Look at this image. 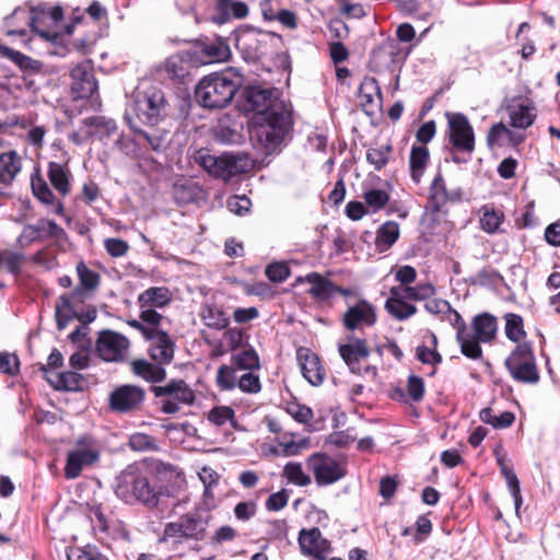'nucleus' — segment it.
<instances>
[{"mask_svg":"<svg viewBox=\"0 0 560 560\" xmlns=\"http://www.w3.org/2000/svg\"><path fill=\"white\" fill-rule=\"evenodd\" d=\"M503 213L489 207L482 208V215L480 218V226L487 233H494L499 230L503 221Z\"/></svg>","mask_w":560,"mask_h":560,"instance_id":"37998d69","label":"nucleus"},{"mask_svg":"<svg viewBox=\"0 0 560 560\" xmlns=\"http://www.w3.org/2000/svg\"><path fill=\"white\" fill-rule=\"evenodd\" d=\"M20 366L19 358L13 353L0 352V373L14 375Z\"/></svg>","mask_w":560,"mask_h":560,"instance_id":"680f3d73","label":"nucleus"},{"mask_svg":"<svg viewBox=\"0 0 560 560\" xmlns=\"http://www.w3.org/2000/svg\"><path fill=\"white\" fill-rule=\"evenodd\" d=\"M145 392L137 385H120L115 388L108 398L109 409L118 413L137 411L143 405Z\"/></svg>","mask_w":560,"mask_h":560,"instance_id":"2eb2a0df","label":"nucleus"},{"mask_svg":"<svg viewBox=\"0 0 560 560\" xmlns=\"http://www.w3.org/2000/svg\"><path fill=\"white\" fill-rule=\"evenodd\" d=\"M234 410L228 406H217L209 411L208 420L215 425H223L228 421L234 424Z\"/></svg>","mask_w":560,"mask_h":560,"instance_id":"864d4df0","label":"nucleus"},{"mask_svg":"<svg viewBox=\"0 0 560 560\" xmlns=\"http://www.w3.org/2000/svg\"><path fill=\"white\" fill-rule=\"evenodd\" d=\"M70 93L73 100H88L97 94L98 83L90 60L80 62L70 71Z\"/></svg>","mask_w":560,"mask_h":560,"instance_id":"f8f14e48","label":"nucleus"},{"mask_svg":"<svg viewBox=\"0 0 560 560\" xmlns=\"http://www.w3.org/2000/svg\"><path fill=\"white\" fill-rule=\"evenodd\" d=\"M363 198L366 206L376 212L386 206L389 195L383 189H370L364 192Z\"/></svg>","mask_w":560,"mask_h":560,"instance_id":"8fccbe9b","label":"nucleus"},{"mask_svg":"<svg viewBox=\"0 0 560 560\" xmlns=\"http://www.w3.org/2000/svg\"><path fill=\"white\" fill-rule=\"evenodd\" d=\"M471 326L474 334H470V339L476 342L477 346H480V342H491L497 336V318L489 313L475 316Z\"/></svg>","mask_w":560,"mask_h":560,"instance_id":"393cba45","label":"nucleus"},{"mask_svg":"<svg viewBox=\"0 0 560 560\" xmlns=\"http://www.w3.org/2000/svg\"><path fill=\"white\" fill-rule=\"evenodd\" d=\"M140 319L150 328H162L164 317L151 307H140Z\"/></svg>","mask_w":560,"mask_h":560,"instance_id":"0e129e2a","label":"nucleus"},{"mask_svg":"<svg viewBox=\"0 0 560 560\" xmlns=\"http://www.w3.org/2000/svg\"><path fill=\"white\" fill-rule=\"evenodd\" d=\"M245 109L253 112L250 139L266 152L275 151L292 126L285 103L276 89L249 86L245 90Z\"/></svg>","mask_w":560,"mask_h":560,"instance_id":"f257e3e1","label":"nucleus"},{"mask_svg":"<svg viewBox=\"0 0 560 560\" xmlns=\"http://www.w3.org/2000/svg\"><path fill=\"white\" fill-rule=\"evenodd\" d=\"M79 285L71 292L60 295L56 302L55 317L58 330H63L74 315L71 308V301L84 302L92 298L100 285L101 277L96 271L91 270L83 261L77 265Z\"/></svg>","mask_w":560,"mask_h":560,"instance_id":"20e7f679","label":"nucleus"},{"mask_svg":"<svg viewBox=\"0 0 560 560\" xmlns=\"http://www.w3.org/2000/svg\"><path fill=\"white\" fill-rule=\"evenodd\" d=\"M115 493L128 504L139 503L149 510L156 509L161 500L170 495L156 476L138 464L128 465L117 476Z\"/></svg>","mask_w":560,"mask_h":560,"instance_id":"f03ea898","label":"nucleus"},{"mask_svg":"<svg viewBox=\"0 0 560 560\" xmlns=\"http://www.w3.org/2000/svg\"><path fill=\"white\" fill-rule=\"evenodd\" d=\"M32 190L37 199L45 205H52L55 196L47 183L39 176L32 177Z\"/></svg>","mask_w":560,"mask_h":560,"instance_id":"3c124183","label":"nucleus"},{"mask_svg":"<svg viewBox=\"0 0 560 560\" xmlns=\"http://www.w3.org/2000/svg\"><path fill=\"white\" fill-rule=\"evenodd\" d=\"M505 319V336L513 342H520L526 335L523 318L514 313H508Z\"/></svg>","mask_w":560,"mask_h":560,"instance_id":"a19ab883","label":"nucleus"},{"mask_svg":"<svg viewBox=\"0 0 560 560\" xmlns=\"http://www.w3.org/2000/svg\"><path fill=\"white\" fill-rule=\"evenodd\" d=\"M215 381L221 390H232L236 387L238 377L233 366L224 364L219 368Z\"/></svg>","mask_w":560,"mask_h":560,"instance_id":"49530a36","label":"nucleus"},{"mask_svg":"<svg viewBox=\"0 0 560 560\" xmlns=\"http://www.w3.org/2000/svg\"><path fill=\"white\" fill-rule=\"evenodd\" d=\"M21 171V158L15 151L0 154V183L9 185Z\"/></svg>","mask_w":560,"mask_h":560,"instance_id":"473e14b6","label":"nucleus"},{"mask_svg":"<svg viewBox=\"0 0 560 560\" xmlns=\"http://www.w3.org/2000/svg\"><path fill=\"white\" fill-rule=\"evenodd\" d=\"M308 446V440L303 439L301 441H288V442H279L278 448H275L272 452L277 455H282L285 457L295 456L301 453L302 450Z\"/></svg>","mask_w":560,"mask_h":560,"instance_id":"603ef678","label":"nucleus"},{"mask_svg":"<svg viewBox=\"0 0 560 560\" xmlns=\"http://www.w3.org/2000/svg\"><path fill=\"white\" fill-rule=\"evenodd\" d=\"M210 515L201 512H188L175 522L165 524L162 542H172L178 547L188 541H201L207 537Z\"/></svg>","mask_w":560,"mask_h":560,"instance_id":"39448f33","label":"nucleus"},{"mask_svg":"<svg viewBox=\"0 0 560 560\" xmlns=\"http://www.w3.org/2000/svg\"><path fill=\"white\" fill-rule=\"evenodd\" d=\"M40 370L43 371L46 380L58 390L74 392L81 388L82 377L75 372L67 371L49 375L47 366L43 365Z\"/></svg>","mask_w":560,"mask_h":560,"instance_id":"c756f323","label":"nucleus"},{"mask_svg":"<svg viewBox=\"0 0 560 560\" xmlns=\"http://www.w3.org/2000/svg\"><path fill=\"white\" fill-rule=\"evenodd\" d=\"M162 365L144 359L135 360L131 363L132 372L150 383H159L165 380L166 371Z\"/></svg>","mask_w":560,"mask_h":560,"instance_id":"7c9ffc66","label":"nucleus"},{"mask_svg":"<svg viewBox=\"0 0 560 560\" xmlns=\"http://www.w3.org/2000/svg\"><path fill=\"white\" fill-rule=\"evenodd\" d=\"M23 261L24 256L20 253L4 252L1 255V262H3L8 271L13 275L20 273Z\"/></svg>","mask_w":560,"mask_h":560,"instance_id":"052dcab7","label":"nucleus"},{"mask_svg":"<svg viewBox=\"0 0 560 560\" xmlns=\"http://www.w3.org/2000/svg\"><path fill=\"white\" fill-rule=\"evenodd\" d=\"M287 411L294 420L300 423H307L313 418V410L310 407L296 402L289 404Z\"/></svg>","mask_w":560,"mask_h":560,"instance_id":"bf43d9fd","label":"nucleus"},{"mask_svg":"<svg viewBox=\"0 0 560 560\" xmlns=\"http://www.w3.org/2000/svg\"><path fill=\"white\" fill-rule=\"evenodd\" d=\"M299 545L303 555L312 560H326L331 551V545L319 528L302 529L299 534Z\"/></svg>","mask_w":560,"mask_h":560,"instance_id":"f3484780","label":"nucleus"},{"mask_svg":"<svg viewBox=\"0 0 560 560\" xmlns=\"http://www.w3.org/2000/svg\"><path fill=\"white\" fill-rule=\"evenodd\" d=\"M453 150L471 156L475 150V133L468 118L462 113L445 114Z\"/></svg>","mask_w":560,"mask_h":560,"instance_id":"9d476101","label":"nucleus"},{"mask_svg":"<svg viewBox=\"0 0 560 560\" xmlns=\"http://www.w3.org/2000/svg\"><path fill=\"white\" fill-rule=\"evenodd\" d=\"M390 151L392 147L388 144L370 148L366 151V161L369 164L373 165L376 171H381L388 163Z\"/></svg>","mask_w":560,"mask_h":560,"instance_id":"a18cd8bd","label":"nucleus"},{"mask_svg":"<svg viewBox=\"0 0 560 560\" xmlns=\"http://www.w3.org/2000/svg\"><path fill=\"white\" fill-rule=\"evenodd\" d=\"M98 459V452L92 448H79L68 454L65 467V476L74 479L80 476L84 466L91 465Z\"/></svg>","mask_w":560,"mask_h":560,"instance_id":"a878e982","label":"nucleus"},{"mask_svg":"<svg viewBox=\"0 0 560 560\" xmlns=\"http://www.w3.org/2000/svg\"><path fill=\"white\" fill-rule=\"evenodd\" d=\"M416 355L417 359L424 364L435 365L442 361V357L436 349H430L425 346H419Z\"/></svg>","mask_w":560,"mask_h":560,"instance_id":"338daca9","label":"nucleus"},{"mask_svg":"<svg viewBox=\"0 0 560 560\" xmlns=\"http://www.w3.org/2000/svg\"><path fill=\"white\" fill-rule=\"evenodd\" d=\"M462 199V191L459 189L448 190L445 180L439 172L430 185L429 200L432 209L440 212L448 202H457Z\"/></svg>","mask_w":560,"mask_h":560,"instance_id":"412c9836","label":"nucleus"},{"mask_svg":"<svg viewBox=\"0 0 560 560\" xmlns=\"http://www.w3.org/2000/svg\"><path fill=\"white\" fill-rule=\"evenodd\" d=\"M377 320L376 308L369 301L361 299L348 306L342 315V324L349 331L362 330L372 327Z\"/></svg>","mask_w":560,"mask_h":560,"instance_id":"dca6fc26","label":"nucleus"},{"mask_svg":"<svg viewBox=\"0 0 560 560\" xmlns=\"http://www.w3.org/2000/svg\"><path fill=\"white\" fill-rule=\"evenodd\" d=\"M510 125L518 129H527L530 127L536 118L535 107L529 104L517 103L508 106L506 108Z\"/></svg>","mask_w":560,"mask_h":560,"instance_id":"c85d7f7f","label":"nucleus"},{"mask_svg":"<svg viewBox=\"0 0 560 560\" xmlns=\"http://www.w3.org/2000/svg\"><path fill=\"white\" fill-rule=\"evenodd\" d=\"M166 100L164 92L156 85L144 89L137 88L132 93V101L125 117L140 125L156 126L166 115Z\"/></svg>","mask_w":560,"mask_h":560,"instance_id":"7ed1b4c3","label":"nucleus"},{"mask_svg":"<svg viewBox=\"0 0 560 560\" xmlns=\"http://www.w3.org/2000/svg\"><path fill=\"white\" fill-rule=\"evenodd\" d=\"M69 159L66 158L62 163L49 162L48 178L52 187L62 196H67L71 190L70 170L68 167Z\"/></svg>","mask_w":560,"mask_h":560,"instance_id":"cd10ccee","label":"nucleus"},{"mask_svg":"<svg viewBox=\"0 0 560 560\" xmlns=\"http://www.w3.org/2000/svg\"><path fill=\"white\" fill-rule=\"evenodd\" d=\"M129 446L137 452H154L159 450L156 440L145 433L137 432L130 435Z\"/></svg>","mask_w":560,"mask_h":560,"instance_id":"c03bdc74","label":"nucleus"},{"mask_svg":"<svg viewBox=\"0 0 560 560\" xmlns=\"http://www.w3.org/2000/svg\"><path fill=\"white\" fill-rule=\"evenodd\" d=\"M130 128L135 133L142 137L153 151L162 152L167 148L168 132L166 130H154L152 132L144 131L137 121H133V119H130Z\"/></svg>","mask_w":560,"mask_h":560,"instance_id":"e433bc0d","label":"nucleus"},{"mask_svg":"<svg viewBox=\"0 0 560 560\" xmlns=\"http://www.w3.org/2000/svg\"><path fill=\"white\" fill-rule=\"evenodd\" d=\"M201 317L208 327L217 330L224 329L230 324V317L226 313L215 305H206L202 310Z\"/></svg>","mask_w":560,"mask_h":560,"instance_id":"ea45409f","label":"nucleus"},{"mask_svg":"<svg viewBox=\"0 0 560 560\" xmlns=\"http://www.w3.org/2000/svg\"><path fill=\"white\" fill-rule=\"evenodd\" d=\"M408 395L413 401L422 400L424 396V382L421 377L410 375L407 385Z\"/></svg>","mask_w":560,"mask_h":560,"instance_id":"e2e57ef3","label":"nucleus"},{"mask_svg":"<svg viewBox=\"0 0 560 560\" xmlns=\"http://www.w3.org/2000/svg\"><path fill=\"white\" fill-rule=\"evenodd\" d=\"M298 360L304 378L313 386L323 383L325 372L320 365L319 358L308 349L298 350Z\"/></svg>","mask_w":560,"mask_h":560,"instance_id":"b1692460","label":"nucleus"},{"mask_svg":"<svg viewBox=\"0 0 560 560\" xmlns=\"http://www.w3.org/2000/svg\"><path fill=\"white\" fill-rule=\"evenodd\" d=\"M236 386L244 393L257 394L261 389L259 376L253 372H247L238 377Z\"/></svg>","mask_w":560,"mask_h":560,"instance_id":"6e6d98bb","label":"nucleus"},{"mask_svg":"<svg viewBox=\"0 0 560 560\" xmlns=\"http://www.w3.org/2000/svg\"><path fill=\"white\" fill-rule=\"evenodd\" d=\"M338 351L352 373L362 374L360 361L370 355V349L364 339L349 337L347 343L339 345Z\"/></svg>","mask_w":560,"mask_h":560,"instance_id":"aec40b11","label":"nucleus"},{"mask_svg":"<svg viewBox=\"0 0 560 560\" xmlns=\"http://www.w3.org/2000/svg\"><path fill=\"white\" fill-rule=\"evenodd\" d=\"M34 225L40 240L48 237L60 238L65 235V230L52 220L40 219Z\"/></svg>","mask_w":560,"mask_h":560,"instance_id":"09e8293b","label":"nucleus"},{"mask_svg":"<svg viewBox=\"0 0 560 560\" xmlns=\"http://www.w3.org/2000/svg\"><path fill=\"white\" fill-rule=\"evenodd\" d=\"M442 320L450 323L454 328H456V340L459 343L460 351L465 357L472 360L481 358V347L477 346L476 342L470 339V332L467 330L463 317L456 310L450 306L448 311H446L445 315L442 317Z\"/></svg>","mask_w":560,"mask_h":560,"instance_id":"a211bd4d","label":"nucleus"},{"mask_svg":"<svg viewBox=\"0 0 560 560\" xmlns=\"http://www.w3.org/2000/svg\"><path fill=\"white\" fill-rule=\"evenodd\" d=\"M195 161L211 176L223 180L246 173L250 167L246 155L223 154L215 156L210 154L207 149L198 150L195 154Z\"/></svg>","mask_w":560,"mask_h":560,"instance_id":"0eeeda50","label":"nucleus"},{"mask_svg":"<svg viewBox=\"0 0 560 560\" xmlns=\"http://www.w3.org/2000/svg\"><path fill=\"white\" fill-rule=\"evenodd\" d=\"M430 159L429 150L424 145H412L410 156H409V166H410V175L412 180L416 184H419L424 171L427 168L428 162Z\"/></svg>","mask_w":560,"mask_h":560,"instance_id":"f704fd0d","label":"nucleus"},{"mask_svg":"<svg viewBox=\"0 0 560 560\" xmlns=\"http://www.w3.org/2000/svg\"><path fill=\"white\" fill-rule=\"evenodd\" d=\"M307 468L313 472L318 486L337 482L346 475L345 467L324 453H314L306 459Z\"/></svg>","mask_w":560,"mask_h":560,"instance_id":"ddd939ff","label":"nucleus"},{"mask_svg":"<svg viewBox=\"0 0 560 560\" xmlns=\"http://www.w3.org/2000/svg\"><path fill=\"white\" fill-rule=\"evenodd\" d=\"M151 390L161 398L160 410L166 415L178 412L182 404L192 405L195 401V393L184 380H171L163 386H152Z\"/></svg>","mask_w":560,"mask_h":560,"instance_id":"1a4fd4ad","label":"nucleus"},{"mask_svg":"<svg viewBox=\"0 0 560 560\" xmlns=\"http://www.w3.org/2000/svg\"><path fill=\"white\" fill-rule=\"evenodd\" d=\"M196 48L203 63L223 62L231 56L230 46L219 37L201 39Z\"/></svg>","mask_w":560,"mask_h":560,"instance_id":"4be33fe9","label":"nucleus"},{"mask_svg":"<svg viewBox=\"0 0 560 560\" xmlns=\"http://www.w3.org/2000/svg\"><path fill=\"white\" fill-rule=\"evenodd\" d=\"M233 363L241 370L259 369V358L255 350L245 349L233 355Z\"/></svg>","mask_w":560,"mask_h":560,"instance_id":"de8ad7c7","label":"nucleus"},{"mask_svg":"<svg viewBox=\"0 0 560 560\" xmlns=\"http://www.w3.org/2000/svg\"><path fill=\"white\" fill-rule=\"evenodd\" d=\"M269 38V33L243 26L235 32V46L245 60L256 61L264 54Z\"/></svg>","mask_w":560,"mask_h":560,"instance_id":"4468645a","label":"nucleus"},{"mask_svg":"<svg viewBox=\"0 0 560 560\" xmlns=\"http://www.w3.org/2000/svg\"><path fill=\"white\" fill-rule=\"evenodd\" d=\"M215 10L223 21L231 18L244 19L248 15L247 4L237 0H217Z\"/></svg>","mask_w":560,"mask_h":560,"instance_id":"58836bf2","label":"nucleus"},{"mask_svg":"<svg viewBox=\"0 0 560 560\" xmlns=\"http://www.w3.org/2000/svg\"><path fill=\"white\" fill-rule=\"evenodd\" d=\"M165 71L172 79H183L187 74L186 63L178 55L171 56L165 61Z\"/></svg>","mask_w":560,"mask_h":560,"instance_id":"5fc2aeb1","label":"nucleus"},{"mask_svg":"<svg viewBox=\"0 0 560 560\" xmlns=\"http://www.w3.org/2000/svg\"><path fill=\"white\" fill-rule=\"evenodd\" d=\"M104 247L109 256L119 258L125 256L129 250V244L121 238H106Z\"/></svg>","mask_w":560,"mask_h":560,"instance_id":"13d9d810","label":"nucleus"},{"mask_svg":"<svg viewBox=\"0 0 560 560\" xmlns=\"http://www.w3.org/2000/svg\"><path fill=\"white\" fill-rule=\"evenodd\" d=\"M289 495L287 491L280 490L276 493H272L269 495V498L266 500V509L268 511L278 512L282 510L288 504Z\"/></svg>","mask_w":560,"mask_h":560,"instance_id":"774afa93","label":"nucleus"},{"mask_svg":"<svg viewBox=\"0 0 560 560\" xmlns=\"http://www.w3.org/2000/svg\"><path fill=\"white\" fill-rule=\"evenodd\" d=\"M359 98L364 112L373 113L382 103L378 82L373 77H365L359 86Z\"/></svg>","mask_w":560,"mask_h":560,"instance_id":"bb28decb","label":"nucleus"},{"mask_svg":"<svg viewBox=\"0 0 560 560\" xmlns=\"http://www.w3.org/2000/svg\"><path fill=\"white\" fill-rule=\"evenodd\" d=\"M237 91V83L225 74L213 73L202 78L196 86L195 96L205 108L228 106Z\"/></svg>","mask_w":560,"mask_h":560,"instance_id":"423d86ee","label":"nucleus"},{"mask_svg":"<svg viewBox=\"0 0 560 560\" xmlns=\"http://www.w3.org/2000/svg\"><path fill=\"white\" fill-rule=\"evenodd\" d=\"M265 273L272 282H283L290 276V268L285 262H273L266 267Z\"/></svg>","mask_w":560,"mask_h":560,"instance_id":"4d7b16f0","label":"nucleus"},{"mask_svg":"<svg viewBox=\"0 0 560 560\" xmlns=\"http://www.w3.org/2000/svg\"><path fill=\"white\" fill-rule=\"evenodd\" d=\"M283 476L290 483L299 487H305L312 482L311 477L303 471L302 464L296 462H289L284 466Z\"/></svg>","mask_w":560,"mask_h":560,"instance_id":"79ce46f5","label":"nucleus"},{"mask_svg":"<svg viewBox=\"0 0 560 560\" xmlns=\"http://www.w3.org/2000/svg\"><path fill=\"white\" fill-rule=\"evenodd\" d=\"M129 339L117 331L105 329L98 332L95 349L105 362L119 363L125 361L129 350Z\"/></svg>","mask_w":560,"mask_h":560,"instance_id":"9b49d317","label":"nucleus"},{"mask_svg":"<svg viewBox=\"0 0 560 560\" xmlns=\"http://www.w3.org/2000/svg\"><path fill=\"white\" fill-rule=\"evenodd\" d=\"M405 298L396 294H392L386 300V311L396 319L405 320L411 317L417 312V307L404 301Z\"/></svg>","mask_w":560,"mask_h":560,"instance_id":"4c0bfd02","label":"nucleus"},{"mask_svg":"<svg viewBox=\"0 0 560 560\" xmlns=\"http://www.w3.org/2000/svg\"><path fill=\"white\" fill-rule=\"evenodd\" d=\"M400 234L399 224L396 221H386L376 231L375 246L380 253L389 249Z\"/></svg>","mask_w":560,"mask_h":560,"instance_id":"72a5a7b5","label":"nucleus"},{"mask_svg":"<svg viewBox=\"0 0 560 560\" xmlns=\"http://www.w3.org/2000/svg\"><path fill=\"white\" fill-rule=\"evenodd\" d=\"M168 289L163 287H153L143 291L138 296L139 307L161 308L171 302Z\"/></svg>","mask_w":560,"mask_h":560,"instance_id":"2f4dec72","label":"nucleus"},{"mask_svg":"<svg viewBox=\"0 0 560 560\" xmlns=\"http://www.w3.org/2000/svg\"><path fill=\"white\" fill-rule=\"evenodd\" d=\"M392 294L400 295L407 300L423 301L429 300L435 293V288L431 283H420L416 287H393Z\"/></svg>","mask_w":560,"mask_h":560,"instance_id":"c9c22d12","label":"nucleus"},{"mask_svg":"<svg viewBox=\"0 0 560 560\" xmlns=\"http://www.w3.org/2000/svg\"><path fill=\"white\" fill-rule=\"evenodd\" d=\"M505 366L513 380L525 384H536L539 372L536 365L532 346L527 342L518 343L505 360Z\"/></svg>","mask_w":560,"mask_h":560,"instance_id":"6e6552de","label":"nucleus"},{"mask_svg":"<svg viewBox=\"0 0 560 560\" xmlns=\"http://www.w3.org/2000/svg\"><path fill=\"white\" fill-rule=\"evenodd\" d=\"M257 511V504L254 501L240 502L234 508L235 517L238 521L246 522L250 520Z\"/></svg>","mask_w":560,"mask_h":560,"instance_id":"69168bd1","label":"nucleus"},{"mask_svg":"<svg viewBox=\"0 0 560 560\" xmlns=\"http://www.w3.org/2000/svg\"><path fill=\"white\" fill-rule=\"evenodd\" d=\"M150 358L159 364H168L174 359L175 342L162 328H155L148 338Z\"/></svg>","mask_w":560,"mask_h":560,"instance_id":"6ab92c4d","label":"nucleus"},{"mask_svg":"<svg viewBox=\"0 0 560 560\" xmlns=\"http://www.w3.org/2000/svg\"><path fill=\"white\" fill-rule=\"evenodd\" d=\"M303 282L311 284L307 293L318 302H326L337 293V285L318 272H310L305 276L298 277L295 280L296 284Z\"/></svg>","mask_w":560,"mask_h":560,"instance_id":"5701e85b","label":"nucleus"}]
</instances>
